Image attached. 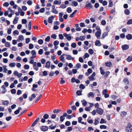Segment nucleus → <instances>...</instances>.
I'll return each instance as SVG.
<instances>
[{
  "mask_svg": "<svg viewBox=\"0 0 132 132\" xmlns=\"http://www.w3.org/2000/svg\"><path fill=\"white\" fill-rule=\"evenodd\" d=\"M30 60L29 63L30 64H33V68L36 71L38 70V67H40L42 66V65L40 63L38 62L37 63L36 62H34V60Z\"/></svg>",
  "mask_w": 132,
  "mask_h": 132,
  "instance_id": "f257e3e1",
  "label": "nucleus"
},
{
  "mask_svg": "<svg viewBox=\"0 0 132 132\" xmlns=\"http://www.w3.org/2000/svg\"><path fill=\"white\" fill-rule=\"evenodd\" d=\"M63 35L65 37V39H67L69 41L71 40V37L70 34H67L65 33L63 34Z\"/></svg>",
  "mask_w": 132,
  "mask_h": 132,
  "instance_id": "f03ea898",
  "label": "nucleus"
},
{
  "mask_svg": "<svg viewBox=\"0 0 132 132\" xmlns=\"http://www.w3.org/2000/svg\"><path fill=\"white\" fill-rule=\"evenodd\" d=\"M96 111L97 113L100 115H102L103 112V110L101 108H98L96 109Z\"/></svg>",
  "mask_w": 132,
  "mask_h": 132,
  "instance_id": "7ed1b4c3",
  "label": "nucleus"
},
{
  "mask_svg": "<svg viewBox=\"0 0 132 132\" xmlns=\"http://www.w3.org/2000/svg\"><path fill=\"white\" fill-rule=\"evenodd\" d=\"M66 55V54H63L59 57V59L62 62L65 63V56Z\"/></svg>",
  "mask_w": 132,
  "mask_h": 132,
  "instance_id": "20e7f679",
  "label": "nucleus"
},
{
  "mask_svg": "<svg viewBox=\"0 0 132 132\" xmlns=\"http://www.w3.org/2000/svg\"><path fill=\"white\" fill-rule=\"evenodd\" d=\"M101 35V31H97L95 33V35L97 38L98 39H100V37Z\"/></svg>",
  "mask_w": 132,
  "mask_h": 132,
  "instance_id": "39448f33",
  "label": "nucleus"
},
{
  "mask_svg": "<svg viewBox=\"0 0 132 132\" xmlns=\"http://www.w3.org/2000/svg\"><path fill=\"white\" fill-rule=\"evenodd\" d=\"M127 130L128 132H132V126L130 124H129L127 128Z\"/></svg>",
  "mask_w": 132,
  "mask_h": 132,
  "instance_id": "423d86ee",
  "label": "nucleus"
},
{
  "mask_svg": "<svg viewBox=\"0 0 132 132\" xmlns=\"http://www.w3.org/2000/svg\"><path fill=\"white\" fill-rule=\"evenodd\" d=\"M54 17L52 15L49 17L48 20V21L49 23H51L53 22V20L54 19Z\"/></svg>",
  "mask_w": 132,
  "mask_h": 132,
  "instance_id": "0eeeda50",
  "label": "nucleus"
},
{
  "mask_svg": "<svg viewBox=\"0 0 132 132\" xmlns=\"http://www.w3.org/2000/svg\"><path fill=\"white\" fill-rule=\"evenodd\" d=\"M100 119V118H97L95 119L94 123L95 125H96L99 123Z\"/></svg>",
  "mask_w": 132,
  "mask_h": 132,
  "instance_id": "6e6552de",
  "label": "nucleus"
},
{
  "mask_svg": "<svg viewBox=\"0 0 132 132\" xmlns=\"http://www.w3.org/2000/svg\"><path fill=\"white\" fill-rule=\"evenodd\" d=\"M40 129L42 131H45L48 129V128L47 126H42L40 127Z\"/></svg>",
  "mask_w": 132,
  "mask_h": 132,
  "instance_id": "1a4fd4ad",
  "label": "nucleus"
},
{
  "mask_svg": "<svg viewBox=\"0 0 132 132\" xmlns=\"http://www.w3.org/2000/svg\"><path fill=\"white\" fill-rule=\"evenodd\" d=\"M121 47L123 50H126L129 48V46L125 44L122 45Z\"/></svg>",
  "mask_w": 132,
  "mask_h": 132,
  "instance_id": "9d476101",
  "label": "nucleus"
},
{
  "mask_svg": "<svg viewBox=\"0 0 132 132\" xmlns=\"http://www.w3.org/2000/svg\"><path fill=\"white\" fill-rule=\"evenodd\" d=\"M39 117L37 118L34 121L31 125V127L34 126L37 123V122L39 120Z\"/></svg>",
  "mask_w": 132,
  "mask_h": 132,
  "instance_id": "9b49d317",
  "label": "nucleus"
},
{
  "mask_svg": "<svg viewBox=\"0 0 132 132\" xmlns=\"http://www.w3.org/2000/svg\"><path fill=\"white\" fill-rule=\"evenodd\" d=\"M51 65V62L50 61H48L46 63L45 67L48 69H49Z\"/></svg>",
  "mask_w": 132,
  "mask_h": 132,
  "instance_id": "f8f14e48",
  "label": "nucleus"
},
{
  "mask_svg": "<svg viewBox=\"0 0 132 132\" xmlns=\"http://www.w3.org/2000/svg\"><path fill=\"white\" fill-rule=\"evenodd\" d=\"M1 88L3 89V91L2 92V93L3 94H5L7 91L5 86L4 85H3L2 86Z\"/></svg>",
  "mask_w": 132,
  "mask_h": 132,
  "instance_id": "ddd939ff",
  "label": "nucleus"
},
{
  "mask_svg": "<svg viewBox=\"0 0 132 132\" xmlns=\"http://www.w3.org/2000/svg\"><path fill=\"white\" fill-rule=\"evenodd\" d=\"M65 56H66V59L68 60H70L71 59L73 60L75 58V57H72L70 55H67L66 54Z\"/></svg>",
  "mask_w": 132,
  "mask_h": 132,
  "instance_id": "4468645a",
  "label": "nucleus"
},
{
  "mask_svg": "<svg viewBox=\"0 0 132 132\" xmlns=\"http://www.w3.org/2000/svg\"><path fill=\"white\" fill-rule=\"evenodd\" d=\"M95 95V94L94 93L92 92H89L88 95V97H94Z\"/></svg>",
  "mask_w": 132,
  "mask_h": 132,
  "instance_id": "2eb2a0df",
  "label": "nucleus"
},
{
  "mask_svg": "<svg viewBox=\"0 0 132 132\" xmlns=\"http://www.w3.org/2000/svg\"><path fill=\"white\" fill-rule=\"evenodd\" d=\"M31 54H32V56L36 57V51L34 50H32L30 52Z\"/></svg>",
  "mask_w": 132,
  "mask_h": 132,
  "instance_id": "dca6fc26",
  "label": "nucleus"
},
{
  "mask_svg": "<svg viewBox=\"0 0 132 132\" xmlns=\"http://www.w3.org/2000/svg\"><path fill=\"white\" fill-rule=\"evenodd\" d=\"M22 110V108L20 107H19L18 108V109L16 110L14 112V113L15 114H18L19 112L20 111Z\"/></svg>",
  "mask_w": 132,
  "mask_h": 132,
  "instance_id": "f3484780",
  "label": "nucleus"
},
{
  "mask_svg": "<svg viewBox=\"0 0 132 132\" xmlns=\"http://www.w3.org/2000/svg\"><path fill=\"white\" fill-rule=\"evenodd\" d=\"M95 45L96 46H100L101 45V44L100 40H97L95 43Z\"/></svg>",
  "mask_w": 132,
  "mask_h": 132,
  "instance_id": "a211bd4d",
  "label": "nucleus"
},
{
  "mask_svg": "<svg viewBox=\"0 0 132 132\" xmlns=\"http://www.w3.org/2000/svg\"><path fill=\"white\" fill-rule=\"evenodd\" d=\"M126 38L127 39L129 40L132 39V36L131 34H128L126 36Z\"/></svg>",
  "mask_w": 132,
  "mask_h": 132,
  "instance_id": "6ab92c4d",
  "label": "nucleus"
},
{
  "mask_svg": "<svg viewBox=\"0 0 132 132\" xmlns=\"http://www.w3.org/2000/svg\"><path fill=\"white\" fill-rule=\"evenodd\" d=\"M105 64L106 66L110 67L112 65V64L111 62L109 61L106 62Z\"/></svg>",
  "mask_w": 132,
  "mask_h": 132,
  "instance_id": "aec40b11",
  "label": "nucleus"
},
{
  "mask_svg": "<svg viewBox=\"0 0 132 132\" xmlns=\"http://www.w3.org/2000/svg\"><path fill=\"white\" fill-rule=\"evenodd\" d=\"M9 104V102L7 100L3 101L2 102V104L3 105H7Z\"/></svg>",
  "mask_w": 132,
  "mask_h": 132,
  "instance_id": "412c9836",
  "label": "nucleus"
},
{
  "mask_svg": "<svg viewBox=\"0 0 132 132\" xmlns=\"http://www.w3.org/2000/svg\"><path fill=\"white\" fill-rule=\"evenodd\" d=\"M18 18L17 17H15V19L13 20V23L14 24H16L18 22Z\"/></svg>",
  "mask_w": 132,
  "mask_h": 132,
  "instance_id": "4be33fe9",
  "label": "nucleus"
},
{
  "mask_svg": "<svg viewBox=\"0 0 132 132\" xmlns=\"http://www.w3.org/2000/svg\"><path fill=\"white\" fill-rule=\"evenodd\" d=\"M127 114V113L125 111L121 112L120 113V115L122 117H124L126 116Z\"/></svg>",
  "mask_w": 132,
  "mask_h": 132,
  "instance_id": "5701e85b",
  "label": "nucleus"
},
{
  "mask_svg": "<svg viewBox=\"0 0 132 132\" xmlns=\"http://www.w3.org/2000/svg\"><path fill=\"white\" fill-rule=\"evenodd\" d=\"M85 5V6L89 9H90L92 7L91 4L90 3L86 4Z\"/></svg>",
  "mask_w": 132,
  "mask_h": 132,
  "instance_id": "b1692460",
  "label": "nucleus"
},
{
  "mask_svg": "<svg viewBox=\"0 0 132 132\" xmlns=\"http://www.w3.org/2000/svg\"><path fill=\"white\" fill-rule=\"evenodd\" d=\"M16 64L15 62L10 63L9 65V66L11 67H15Z\"/></svg>",
  "mask_w": 132,
  "mask_h": 132,
  "instance_id": "393cba45",
  "label": "nucleus"
},
{
  "mask_svg": "<svg viewBox=\"0 0 132 132\" xmlns=\"http://www.w3.org/2000/svg\"><path fill=\"white\" fill-rule=\"evenodd\" d=\"M100 72L101 74L102 75H104L105 73V72L104 71V70L103 69L102 67H100Z\"/></svg>",
  "mask_w": 132,
  "mask_h": 132,
  "instance_id": "a878e982",
  "label": "nucleus"
},
{
  "mask_svg": "<svg viewBox=\"0 0 132 132\" xmlns=\"http://www.w3.org/2000/svg\"><path fill=\"white\" fill-rule=\"evenodd\" d=\"M127 60L128 62H130L132 61V56H128L127 58Z\"/></svg>",
  "mask_w": 132,
  "mask_h": 132,
  "instance_id": "bb28decb",
  "label": "nucleus"
},
{
  "mask_svg": "<svg viewBox=\"0 0 132 132\" xmlns=\"http://www.w3.org/2000/svg\"><path fill=\"white\" fill-rule=\"evenodd\" d=\"M72 4V5H73L75 6H77L78 5V3L76 1H72L71 2Z\"/></svg>",
  "mask_w": 132,
  "mask_h": 132,
  "instance_id": "cd10ccee",
  "label": "nucleus"
},
{
  "mask_svg": "<svg viewBox=\"0 0 132 132\" xmlns=\"http://www.w3.org/2000/svg\"><path fill=\"white\" fill-rule=\"evenodd\" d=\"M3 72L6 73L7 71V69L6 68V66L5 65H3Z\"/></svg>",
  "mask_w": 132,
  "mask_h": 132,
  "instance_id": "c85d7f7f",
  "label": "nucleus"
},
{
  "mask_svg": "<svg viewBox=\"0 0 132 132\" xmlns=\"http://www.w3.org/2000/svg\"><path fill=\"white\" fill-rule=\"evenodd\" d=\"M81 102L82 103V105L84 106H85L87 104V102L85 100H82L81 101Z\"/></svg>",
  "mask_w": 132,
  "mask_h": 132,
  "instance_id": "c756f323",
  "label": "nucleus"
},
{
  "mask_svg": "<svg viewBox=\"0 0 132 132\" xmlns=\"http://www.w3.org/2000/svg\"><path fill=\"white\" fill-rule=\"evenodd\" d=\"M106 121L103 118H101L100 121V123L102 124L103 123H106Z\"/></svg>",
  "mask_w": 132,
  "mask_h": 132,
  "instance_id": "7c9ffc66",
  "label": "nucleus"
},
{
  "mask_svg": "<svg viewBox=\"0 0 132 132\" xmlns=\"http://www.w3.org/2000/svg\"><path fill=\"white\" fill-rule=\"evenodd\" d=\"M109 7H112L113 6V2H112V1L111 0H110L109 2Z\"/></svg>",
  "mask_w": 132,
  "mask_h": 132,
  "instance_id": "2f4dec72",
  "label": "nucleus"
},
{
  "mask_svg": "<svg viewBox=\"0 0 132 132\" xmlns=\"http://www.w3.org/2000/svg\"><path fill=\"white\" fill-rule=\"evenodd\" d=\"M89 54L87 53L85 54L83 56L84 58L85 59L86 58H88L89 57Z\"/></svg>",
  "mask_w": 132,
  "mask_h": 132,
  "instance_id": "473e14b6",
  "label": "nucleus"
},
{
  "mask_svg": "<svg viewBox=\"0 0 132 132\" xmlns=\"http://www.w3.org/2000/svg\"><path fill=\"white\" fill-rule=\"evenodd\" d=\"M123 82L124 83L127 84L129 83V81L128 79L127 78L124 79L123 80Z\"/></svg>",
  "mask_w": 132,
  "mask_h": 132,
  "instance_id": "72a5a7b5",
  "label": "nucleus"
},
{
  "mask_svg": "<svg viewBox=\"0 0 132 132\" xmlns=\"http://www.w3.org/2000/svg\"><path fill=\"white\" fill-rule=\"evenodd\" d=\"M57 36L55 34H53L51 36V37L52 38H53L54 39H55L56 38Z\"/></svg>",
  "mask_w": 132,
  "mask_h": 132,
  "instance_id": "f704fd0d",
  "label": "nucleus"
},
{
  "mask_svg": "<svg viewBox=\"0 0 132 132\" xmlns=\"http://www.w3.org/2000/svg\"><path fill=\"white\" fill-rule=\"evenodd\" d=\"M87 122L90 124H92L93 122V120L92 119H87Z\"/></svg>",
  "mask_w": 132,
  "mask_h": 132,
  "instance_id": "c9c22d12",
  "label": "nucleus"
},
{
  "mask_svg": "<svg viewBox=\"0 0 132 132\" xmlns=\"http://www.w3.org/2000/svg\"><path fill=\"white\" fill-rule=\"evenodd\" d=\"M52 12L55 14H57L58 13V11L56 9L52 10Z\"/></svg>",
  "mask_w": 132,
  "mask_h": 132,
  "instance_id": "e433bc0d",
  "label": "nucleus"
},
{
  "mask_svg": "<svg viewBox=\"0 0 132 132\" xmlns=\"http://www.w3.org/2000/svg\"><path fill=\"white\" fill-rule=\"evenodd\" d=\"M125 13L126 15H129L130 13L128 9H126L125 10Z\"/></svg>",
  "mask_w": 132,
  "mask_h": 132,
  "instance_id": "4c0bfd02",
  "label": "nucleus"
},
{
  "mask_svg": "<svg viewBox=\"0 0 132 132\" xmlns=\"http://www.w3.org/2000/svg\"><path fill=\"white\" fill-rule=\"evenodd\" d=\"M67 12H68V13H70L72 12V10L71 7H68L67 8Z\"/></svg>",
  "mask_w": 132,
  "mask_h": 132,
  "instance_id": "58836bf2",
  "label": "nucleus"
},
{
  "mask_svg": "<svg viewBox=\"0 0 132 132\" xmlns=\"http://www.w3.org/2000/svg\"><path fill=\"white\" fill-rule=\"evenodd\" d=\"M60 111V110L59 109H55L53 111V112L54 113H58Z\"/></svg>",
  "mask_w": 132,
  "mask_h": 132,
  "instance_id": "ea45409f",
  "label": "nucleus"
},
{
  "mask_svg": "<svg viewBox=\"0 0 132 132\" xmlns=\"http://www.w3.org/2000/svg\"><path fill=\"white\" fill-rule=\"evenodd\" d=\"M33 3L32 1L31 0H28L27 2L28 4L29 5H31Z\"/></svg>",
  "mask_w": 132,
  "mask_h": 132,
  "instance_id": "a19ab883",
  "label": "nucleus"
},
{
  "mask_svg": "<svg viewBox=\"0 0 132 132\" xmlns=\"http://www.w3.org/2000/svg\"><path fill=\"white\" fill-rule=\"evenodd\" d=\"M49 117V116L47 114H46L43 116V118L45 119H48Z\"/></svg>",
  "mask_w": 132,
  "mask_h": 132,
  "instance_id": "79ce46f5",
  "label": "nucleus"
},
{
  "mask_svg": "<svg viewBox=\"0 0 132 132\" xmlns=\"http://www.w3.org/2000/svg\"><path fill=\"white\" fill-rule=\"evenodd\" d=\"M5 46L7 47H9L11 46L10 43L8 42H6L5 43Z\"/></svg>",
  "mask_w": 132,
  "mask_h": 132,
  "instance_id": "37998d69",
  "label": "nucleus"
},
{
  "mask_svg": "<svg viewBox=\"0 0 132 132\" xmlns=\"http://www.w3.org/2000/svg\"><path fill=\"white\" fill-rule=\"evenodd\" d=\"M19 40H23L24 39V37L22 35H20L19 36Z\"/></svg>",
  "mask_w": 132,
  "mask_h": 132,
  "instance_id": "c03bdc74",
  "label": "nucleus"
},
{
  "mask_svg": "<svg viewBox=\"0 0 132 132\" xmlns=\"http://www.w3.org/2000/svg\"><path fill=\"white\" fill-rule=\"evenodd\" d=\"M65 119V118L63 116H61L60 117V121L62 122H63Z\"/></svg>",
  "mask_w": 132,
  "mask_h": 132,
  "instance_id": "a18cd8bd",
  "label": "nucleus"
},
{
  "mask_svg": "<svg viewBox=\"0 0 132 132\" xmlns=\"http://www.w3.org/2000/svg\"><path fill=\"white\" fill-rule=\"evenodd\" d=\"M34 47L33 45L31 43H30L29 45V48L30 49H31Z\"/></svg>",
  "mask_w": 132,
  "mask_h": 132,
  "instance_id": "49530a36",
  "label": "nucleus"
},
{
  "mask_svg": "<svg viewBox=\"0 0 132 132\" xmlns=\"http://www.w3.org/2000/svg\"><path fill=\"white\" fill-rule=\"evenodd\" d=\"M22 23L26 24L27 22V20L25 19H23L22 20Z\"/></svg>",
  "mask_w": 132,
  "mask_h": 132,
  "instance_id": "de8ad7c7",
  "label": "nucleus"
},
{
  "mask_svg": "<svg viewBox=\"0 0 132 132\" xmlns=\"http://www.w3.org/2000/svg\"><path fill=\"white\" fill-rule=\"evenodd\" d=\"M38 43L40 45H42L43 43V41L42 39H40L38 41Z\"/></svg>",
  "mask_w": 132,
  "mask_h": 132,
  "instance_id": "09e8293b",
  "label": "nucleus"
},
{
  "mask_svg": "<svg viewBox=\"0 0 132 132\" xmlns=\"http://www.w3.org/2000/svg\"><path fill=\"white\" fill-rule=\"evenodd\" d=\"M110 73V72L109 71H106L105 72V77H108Z\"/></svg>",
  "mask_w": 132,
  "mask_h": 132,
  "instance_id": "8fccbe9b",
  "label": "nucleus"
},
{
  "mask_svg": "<svg viewBox=\"0 0 132 132\" xmlns=\"http://www.w3.org/2000/svg\"><path fill=\"white\" fill-rule=\"evenodd\" d=\"M108 33L107 32H104L102 35V38L103 39L108 34Z\"/></svg>",
  "mask_w": 132,
  "mask_h": 132,
  "instance_id": "3c124183",
  "label": "nucleus"
},
{
  "mask_svg": "<svg viewBox=\"0 0 132 132\" xmlns=\"http://www.w3.org/2000/svg\"><path fill=\"white\" fill-rule=\"evenodd\" d=\"M71 46L72 47L75 48L76 46V44L75 43H73L72 44Z\"/></svg>",
  "mask_w": 132,
  "mask_h": 132,
  "instance_id": "603ef678",
  "label": "nucleus"
},
{
  "mask_svg": "<svg viewBox=\"0 0 132 132\" xmlns=\"http://www.w3.org/2000/svg\"><path fill=\"white\" fill-rule=\"evenodd\" d=\"M82 120V117H79L78 118V122L79 123H81V122H82L81 121Z\"/></svg>",
  "mask_w": 132,
  "mask_h": 132,
  "instance_id": "864d4df0",
  "label": "nucleus"
},
{
  "mask_svg": "<svg viewBox=\"0 0 132 132\" xmlns=\"http://www.w3.org/2000/svg\"><path fill=\"white\" fill-rule=\"evenodd\" d=\"M65 124L67 126H69L70 125L71 123L70 121H67L65 122Z\"/></svg>",
  "mask_w": 132,
  "mask_h": 132,
  "instance_id": "5fc2aeb1",
  "label": "nucleus"
},
{
  "mask_svg": "<svg viewBox=\"0 0 132 132\" xmlns=\"http://www.w3.org/2000/svg\"><path fill=\"white\" fill-rule=\"evenodd\" d=\"M13 33L14 34V35L15 36V34L18 35L19 34V32L17 30H15L13 32Z\"/></svg>",
  "mask_w": 132,
  "mask_h": 132,
  "instance_id": "6e6d98bb",
  "label": "nucleus"
},
{
  "mask_svg": "<svg viewBox=\"0 0 132 132\" xmlns=\"http://www.w3.org/2000/svg\"><path fill=\"white\" fill-rule=\"evenodd\" d=\"M43 50L42 49L39 50L38 52V54L40 55H42L43 53Z\"/></svg>",
  "mask_w": 132,
  "mask_h": 132,
  "instance_id": "4d7b16f0",
  "label": "nucleus"
},
{
  "mask_svg": "<svg viewBox=\"0 0 132 132\" xmlns=\"http://www.w3.org/2000/svg\"><path fill=\"white\" fill-rule=\"evenodd\" d=\"M74 55H76L78 53V52L77 50H73L72 51Z\"/></svg>",
  "mask_w": 132,
  "mask_h": 132,
  "instance_id": "13d9d810",
  "label": "nucleus"
},
{
  "mask_svg": "<svg viewBox=\"0 0 132 132\" xmlns=\"http://www.w3.org/2000/svg\"><path fill=\"white\" fill-rule=\"evenodd\" d=\"M110 103L112 104L116 105L117 104V102L111 100L110 101Z\"/></svg>",
  "mask_w": 132,
  "mask_h": 132,
  "instance_id": "bf43d9fd",
  "label": "nucleus"
},
{
  "mask_svg": "<svg viewBox=\"0 0 132 132\" xmlns=\"http://www.w3.org/2000/svg\"><path fill=\"white\" fill-rule=\"evenodd\" d=\"M59 41L56 40L54 42V46H57L59 44Z\"/></svg>",
  "mask_w": 132,
  "mask_h": 132,
  "instance_id": "052dcab7",
  "label": "nucleus"
},
{
  "mask_svg": "<svg viewBox=\"0 0 132 132\" xmlns=\"http://www.w3.org/2000/svg\"><path fill=\"white\" fill-rule=\"evenodd\" d=\"M89 79L90 81H92L94 80L95 79L94 78V77L91 75L89 76Z\"/></svg>",
  "mask_w": 132,
  "mask_h": 132,
  "instance_id": "680f3d73",
  "label": "nucleus"
},
{
  "mask_svg": "<svg viewBox=\"0 0 132 132\" xmlns=\"http://www.w3.org/2000/svg\"><path fill=\"white\" fill-rule=\"evenodd\" d=\"M11 92L12 94H15L16 93V90L15 89H13L11 90Z\"/></svg>",
  "mask_w": 132,
  "mask_h": 132,
  "instance_id": "e2e57ef3",
  "label": "nucleus"
},
{
  "mask_svg": "<svg viewBox=\"0 0 132 132\" xmlns=\"http://www.w3.org/2000/svg\"><path fill=\"white\" fill-rule=\"evenodd\" d=\"M100 128L101 129H106V126L104 125H101L100 126Z\"/></svg>",
  "mask_w": 132,
  "mask_h": 132,
  "instance_id": "0e129e2a",
  "label": "nucleus"
},
{
  "mask_svg": "<svg viewBox=\"0 0 132 132\" xmlns=\"http://www.w3.org/2000/svg\"><path fill=\"white\" fill-rule=\"evenodd\" d=\"M88 52L91 54H93L94 52L93 50L92 49H90L88 50Z\"/></svg>",
  "mask_w": 132,
  "mask_h": 132,
  "instance_id": "69168bd1",
  "label": "nucleus"
},
{
  "mask_svg": "<svg viewBox=\"0 0 132 132\" xmlns=\"http://www.w3.org/2000/svg\"><path fill=\"white\" fill-rule=\"evenodd\" d=\"M50 36H48L46 38H45V40L46 42H49L50 41Z\"/></svg>",
  "mask_w": 132,
  "mask_h": 132,
  "instance_id": "338daca9",
  "label": "nucleus"
},
{
  "mask_svg": "<svg viewBox=\"0 0 132 132\" xmlns=\"http://www.w3.org/2000/svg\"><path fill=\"white\" fill-rule=\"evenodd\" d=\"M132 24V19H130L128 20L127 23V24Z\"/></svg>",
  "mask_w": 132,
  "mask_h": 132,
  "instance_id": "774afa93",
  "label": "nucleus"
}]
</instances>
